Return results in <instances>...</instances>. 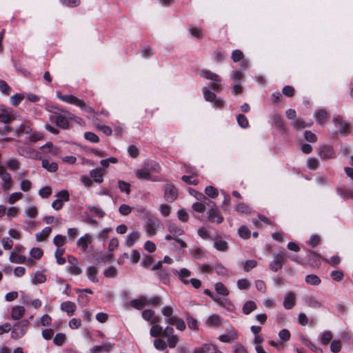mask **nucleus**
Segmentation results:
<instances>
[{
	"label": "nucleus",
	"mask_w": 353,
	"mask_h": 353,
	"mask_svg": "<svg viewBox=\"0 0 353 353\" xmlns=\"http://www.w3.org/2000/svg\"><path fill=\"white\" fill-rule=\"evenodd\" d=\"M41 166L48 171L54 172L58 170V165L55 162H50L47 159H43L41 162Z\"/></svg>",
	"instance_id": "obj_26"
},
{
	"label": "nucleus",
	"mask_w": 353,
	"mask_h": 353,
	"mask_svg": "<svg viewBox=\"0 0 353 353\" xmlns=\"http://www.w3.org/2000/svg\"><path fill=\"white\" fill-rule=\"evenodd\" d=\"M3 184L1 185V188L3 191L7 192L12 186V177L10 173L8 172L4 173L1 176H0Z\"/></svg>",
	"instance_id": "obj_19"
},
{
	"label": "nucleus",
	"mask_w": 353,
	"mask_h": 353,
	"mask_svg": "<svg viewBox=\"0 0 353 353\" xmlns=\"http://www.w3.org/2000/svg\"><path fill=\"white\" fill-rule=\"evenodd\" d=\"M214 247L219 251L225 252L228 250V243L221 238H216L214 243Z\"/></svg>",
	"instance_id": "obj_27"
},
{
	"label": "nucleus",
	"mask_w": 353,
	"mask_h": 353,
	"mask_svg": "<svg viewBox=\"0 0 353 353\" xmlns=\"http://www.w3.org/2000/svg\"><path fill=\"white\" fill-rule=\"evenodd\" d=\"M64 253L63 249H57L54 253V256L56 258L57 262L59 265H63L66 262V260L64 257H63V254Z\"/></svg>",
	"instance_id": "obj_42"
},
{
	"label": "nucleus",
	"mask_w": 353,
	"mask_h": 353,
	"mask_svg": "<svg viewBox=\"0 0 353 353\" xmlns=\"http://www.w3.org/2000/svg\"><path fill=\"white\" fill-rule=\"evenodd\" d=\"M238 334L236 330L232 328L226 334H221L219 336V340L223 343H232L238 339Z\"/></svg>",
	"instance_id": "obj_11"
},
{
	"label": "nucleus",
	"mask_w": 353,
	"mask_h": 353,
	"mask_svg": "<svg viewBox=\"0 0 353 353\" xmlns=\"http://www.w3.org/2000/svg\"><path fill=\"white\" fill-rule=\"evenodd\" d=\"M91 236L88 234H85L78 240L77 245L81 248L83 251H85L88 248V245L91 243Z\"/></svg>",
	"instance_id": "obj_21"
},
{
	"label": "nucleus",
	"mask_w": 353,
	"mask_h": 353,
	"mask_svg": "<svg viewBox=\"0 0 353 353\" xmlns=\"http://www.w3.org/2000/svg\"><path fill=\"white\" fill-rule=\"evenodd\" d=\"M296 305V295L293 292H288L284 295L283 305L285 309L290 310Z\"/></svg>",
	"instance_id": "obj_7"
},
{
	"label": "nucleus",
	"mask_w": 353,
	"mask_h": 353,
	"mask_svg": "<svg viewBox=\"0 0 353 353\" xmlns=\"http://www.w3.org/2000/svg\"><path fill=\"white\" fill-rule=\"evenodd\" d=\"M177 190L173 184L168 183L165 186L164 198L168 202H173L177 198Z\"/></svg>",
	"instance_id": "obj_6"
},
{
	"label": "nucleus",
	"mask_w": 353,
	"mask_h": 353,
	"mask_svg": "<svg viewBox=\"0 0 353 353\" xmlns=\"http://www.w3.org/2000/svg\"><path fill=\"white\" fill-rule=\"evenodd\" d=\"M65 241L66 237L61 234L56 235L53 239L54 244L58 248H60L62 245H63Z\"/></svg>",
	"instance_id": "obj_51"
},
{
	"label": "nucleus",
	"mask_w": 353,
	"mask_h": 353,
	"mask_svg": "<svg viewBox=\"0 0 353 353\" xmlns=\"http://www.w3.org/2000/svg\"><path fill=\"white\" fill-rule=\"evenodd\" d=\"M6 166L8 169L15 171L19 169L20 163L17 159L11 158L6 161Z\"/></svg>",
	"instance_id": "obj_32"
},
{
	"label": "nucleus",
	"mask_w": 353,
	"mask_h": 353,
	"mask_svg": "<svg viewBox=\"0 0 353 353\" xmlns=\"http://www.w3.org/2000/svg\"><path fill=\"white\" fill-rule=\"evenodd\" d=\"M307 166L310 170H316L319 166V161L316 158H309L307 161Z\"/></svg>",
	"instance_id": "obj_62"
},
{
	"label": "nucleus",
	"mask_w": 353,
	"mask_h": 353,
	"mask_svg": "<svg viewBox=\"0 0 353 353\" xmlns=\"http://www.w3.org/2000/svg\"><path fill=\"white\" fill-rule=\"evenodd\" d=\"M215 302L219 305L225 307L228 310H232L234 307L232 303L225 298L217 297Z\"/></svg>",
	"instance_id": "obj_33"
},
{
	"label": "nucleus",
	"mask_w": 353,
	"mask_h": 353,
	"mask_svg": "<svg viewBox=\"0 0 353 353\" xmlns=\"http://www.w3.org/2000/svg\"><path fill=\"white\" fill-rule=\"evenodd\" d=\"M61 310L67 312L69 316H72L76 310V305L71 301H65L61 304Z\"/></svg>",
	"instance_id": "obj_20"
},
{
	"label": "nucleus",
	"mask_w": 353,
	"mask_h": 353,
	"mask_svg": "<svg viewBox=\"0 0 353 353\" xmlns=\"http://www.w3.org/2000/svg\"><path fill=\"white\" fill-rule=\"evenodd\" d=\"M84 137L86 140L92 143H97L99 141L98 136L92 132H87L84 134Z\"/></svg>",
	"instance_id": "obj_56"
},
{
	"label": "nucleus",
	"mask_w": 353,
	"mask_h": 353,
	"mask_svg": "<svg viewBox=\"0 0 353 353\" xmlns=\"http://www.w3.org/2000/svg\"><path fill=\"white\" fill-rule=\"evenodd\" d=\"M238 232L239 236L243 239H248L250 236V230L244 225H242L239 228Z\"/></svg>",
	"instance_id": "obj_58"
},
{
	"label": "nucleus",
	"mask_w": 353,
	"mask_h": 353,
	"mask_svg": "<svg viewBox=\"0 0 353 353\" xmlns=\"http://www.w3.org/2000/svg\"><path fill=\"white\" fill-rule=\"evenodd\" d=\"M52 229L50 227H46L41 232L37 233L35 236L37 241H43L51 233Z\"/></svg>",
	"instance_id": "obj_29"
},
{
	"label": "nucleus",
	"mask_w": 353,
	"mask_h": 353,
	"mask_svg": "<svg viewBox=\"0 0 353 353\" xmlns=\"http://www.w3.org/2000/svg\"><path fill=\"white\" fill-rule=\"evenodd\" d=\"M179 279L185 285L189 284L188 278L191 275V272L186 268H182L180 271H176Z\"/></svg>",
	"instance_id": "obj_24"
},
{
	"label": "nucleus",
	"mask_w": 353,
	"mask_h": 353,
	"mask_svg": "<svg viewBox=\"0 0 353 353\" xmlns=\"http://www.w3.org/2000/svg\"><path fill=\"white\" fill-rule=\"evenodd\" d=\"M90 175L96 183H101L103 181L105 171L102 168L94 169L90 172Z\"/></svg>",
	"instance_id": "obj_14"
},
{
	"label": "nucleus",
	"mask_w": 353,
	"mask_h": 353,
	"mask_svg": "<svg viewBox=\"0 0 353 353\" xmlns=\"http://www.w3.org/2000/svg\"><path fill=\"white\" fill-rule=\"evenodd\" d=\"M150 334L152 337L163 336V327L159 325H154L150 328Z\"/></svg>",
	"instance_id": "obj_36"
},
{
	"label": "nucleus",
	"mask_w": 353,
	"mask_h": 353,
	"mask_svg": "<svg viewBox=\"0 0 353 353\" xmlns=\"http://www.w3.org/2000/svg\"><path fill=\"white\" fill-rule=\"evenodd\" d=\"M221 319L216 314L211 315L208 317L206 321V325L208 326H218L221 323Z\"/></svg>",
	"instance_id": "obj_35"
},
{
	"label": "nucleus",
	"mask_w": 353,
	"mask_h": 353,
	"mask_svg": "<svg viewBox=\"0 0 353 353\" xmlns=\"http://www.w3.org/2000/svg\"><path fill=\"white\" fill-rule=\"evenodd\" d=\"M57 97L60 100L70 104L77 105V103H79V99L72 94L62 95L61 92H57Z\"/></svg>",
	"instance_id": "obj_13"
},
{
	"label": "nucleus",
	"mask_w": 353,
	"mask_h": 353,
	"mask_svg": "<svg viewBox=\"0 0 353 353\" xmlns=\"http://www.w3.org/2000/svg\"><path fill=\"white\" fill-rule=\"evenodd\" d=\"M200 74L203 77L214 81V83L210 85V88L212 90L216 92H220L221 90V86L219 84L221 81V78L218 74L207 70H201Z\"/></svg>",
	"instance_id": "obj_3"
},
{
	"label": "nucleus",
	"mask_w": 353,
	"mask_h": 353,
	"mask_svg": "<svg viewBox=\"0 0 353 353\" xmlns=\"http://www.w3.org/2000/svg\"><path fill=\"white\" fill-rule=\"evenodd\" d=\"M53 120L55 121L57 125L62 129H68L69 128V122L65 115H57Z\"/></svg>",
	"instance_id": "obj_15"
},
{
	"label": "nucleus",
	"mask_w": 353,
	"mask_h": 353,
	"mask_svg": "<svg viewBox=\"0 0 353 353\" xmlns=\"http://www.w3.org/2000/svg\"><path fill=\"white\" fill-rule=\"evenodd\" d=\"M10 260L12 263L21 264L25 262L26 257L23 255H19L14 252H12L10 255Z\"/></svg>",
	"instance_id": "obj_38"
},
{
	"label": "nucleus",
	"mask_w": 353,
	"mask_h": 353,
	"mask_svg": "<svg viewBox=\"0 0 353 353\" xmlns=\"http://www.w3.org/2000/svg\"><path fill=\"white\" fill-rule=\"evenodd\" d=\"M22 197V194L21 192H14L10 195L8 198V202L10 204H13Z\"/></svg>",
	"instance_id": "obj_64"
},
{
	"label": "nucleus",
	"mask_w": 353,
	"mask_h": 353,
	"mask_svg": "<svg viewBox=\"0 0 353 353\" xmlns=\"http://www.w3.org/2000/svg\"><path fill=\"white\" fill-rule=\"evenodd\" d=\"M332 339V334L330 331H325L320 335V340L323 345H327Z\"/></svg>",
	"instance_id": "obj_39"
},
{
	"label": "nucleus",
	"mask_w": 353,
	"mask_h": 353,
	"mask_svg": "<svg viewBox=\"0 0 353 353\" xmlns=\"http://www.w3.org/2000/svg\"><path fill=\"white\" fill-rule=\"evenodd\" d=\"M66 340V336L63 333H57L53 339V342L55 345L60 346L62 345Z\"/></svg>",
	"instance_id": "obj_46"
},
{
	"label": "nucleus",
	"mask_w": 353,
	"mask_h": 353,
	"mask_svg": "<svg viewBox=\"0 0 353 353\" xmlns=\"http://www.w3.org/2000/svg\"><path fill=\"white\" fill-rule=\"evenodd\" d=\"M30 255L35 259H39L43 255V250L39 248H34L30 250Z\"/></svg>",
	"instance_id": "obj_63"
},
{
	"label": "nucleus",
	"mask_w": 353,
	"mask_h": 353,
	"mask_svg": "<svg viewBox=\"0 0 353 353\" xmlns=\"http://www.w3.org/2000/svg\"><path fill=\"white\" fill-rule=\"evenodd\" d=\"M154 346L157 350L163 351L167 348L168 344L163 339H157L154 341Z\"/></svg>",
	"instance_id": "obj_45"
},
{
	"label": "nucleus",
	"mask_w": 353,
	"mask_h": 353,
	"mask_svg": "<svg viewBox=\"0 0 353 353\" xmlns=\"http://www.w3.org/2000/svg\"><path fill=\"white\" fill-rule=\"evenodd\" d=\"M136 176L139 179H150V174L148 172V170L143 167L142 170H137L136 171Z\"/></svg>",
	"instance_id": "obj_44"
},
{
	"label": "nucleus",
	"mask_w": 353,
	"mask_h": 353,
	"mask_svg": "<svg viewBox=\"0 0 353 353\" xmlns=\"http://www.w3.org/2000/svg\"><path fill=\"white\" fill-rule=\"evenodd\" d=\"M148 172L151 174L152 172H159L160 166L159 163L153 160H147L144 162L143 166Z\"/></svg>",
	"instance_id": "obj_17"
},
{
	"label": "nucleus",
	"mask_w": 353,
	"mask_h": 353,
	"mask_svg": "<svg viewBox=\"0 0 353 353\" xmlns=\"http://www.w3.org/2000/svg\"><path fill=\"white\" fill-rule=\"evenodd\" d=\"M274 260L270 264V268L274 271L277 272L281 270L283 267V263L284 262L286 254L285 252H280L279 253H274L273 254Z\"/></svg>",
	"instance_id": "obj_4"
},
{
	"label": "nucleus",
	"mask_w": 353,
	"mask_h": 353,
	"mask_svg": "<svg viewBox=\"0 0 353 353\" xmlns=\"http://www.w3.org/2000/svg\"><path fill=\"white\" fill-rule=\"evenodd\" d=\"M187 322H188V325L190 329L194 330H198L197 321L195 319H194L193 317H192L190 314H188V316H187Z\"/></svg>",
	"instance_id": "obj_52"
},
{
	"label": "nucleus",
	"mask_w": 353,
	"mask_h": 353,
	"mask_svg": "<svg viewBox=\"0 0 353 353\" xmlns=\"http://www.w3.org/2000/svg\"><path fill=\"white\" fill-rule=\"evenodd\" d=\"M139 234L138 232L134 231L130 233L125 239V245L128 247H131L134 243L139 239Z\"/></svg>",
	"instance_id": "obj_25"
},
{
	"label": "nucleus",
	"mask_w": 353,
	"mask_h": 353,
	"mask_svg": "<svg viewBox=\"0 0 353 353\" xmlns=\"http://www.w3.org/2000/svg\"><path fill=\"white\" fill-rule=\"evenodd\" d=\"M319 154L322 159H334L336 152L333 147L329 145H323L319 147Z\"/></svg>",
	"instance_id": "obj_5"
},
{
	"label": "nucleus",
	"mask_w": 353,
	"mask_h": 353,
	"mask_svg": "<svg viewBox=\"0 0 353 353\" xmlns=\"http://www.w3.org/2000/svg\"><path fill=\"white\" fill-rule=\"evenodd\" d=\"M203 93L205 99L208 101L213 102L216 98V94L209 90L207 88H203Z\"/></svg>",
	"instance_id": "obj_43"
},
{
	"label": "nucleus",
	"mask_w": 353,
	"mask_h": 353,
	"mask_svg": "<svg viewBox=\"0 0 353 353\" xmlns=\"http://www.w3.org/2000/svg\"><path fill=\"white\" fill-rule=\"evenodd\" d=\"M24 97L21 94H15L10 97V103L14 106H17L23 99Z\"/></svg>",
	"instance_id": "obj_54"
},
{
	"label": "nucleus",
	"mask_w": 353,
	"mask_h": 353,
	"mask_svg": "<svg viewBox=\"0 0 353 353\" xmlns=\"http://www.w3.org/2000/svg\"><path fill=\"white\" fill-rule=\"evenodd\" d=\"M256 305L254 301H248L245 303V304L243 306L242 311L245 314H249L252 311L256 310Z\"/></svg>",
	"instance_id": "obj_28"
},
{
	"label": "nucleus",
	"mask_w": 353,
	"mask_h": 353,
	"mask_svg": "<svg viewBox=\"0 0 353 353\" xmlns=\"http://www.w3.org/2000/svg\"><path fill=\"white\" fill-rule=\"evenodd\" d=\"M212 343H204L200 347H196L194 349L193 353H208Z\"/></svg>",
	"instance_id": "obj_53"
},
{
	"label": "nucleus",
	"mask_w": 353,
	"mask_h": 353,
	"mask_svg": "<svg viewBox=\"0 0 353 353\" xmlns=\"http://www.w3.org/2000/svg\"><path fill=\"white\" fill-rule=\"evenodd\" d=\"M11 109L0 106V122L3 123H10L14 118Z\"/></svg>",
	"instance_id": "obj_8"
},
{
	"label": "nucleus",
	"mask_w": 353,
	"mask_h": 353,
	"mask_svg": "<svg viewBox=\"0 0 353 353\" xmlns=\"http://www.w3.org/2000/svg\"><path fill=\"white\" fill-rule=\"evenodd\" d=\"M304 303L310 307L320 308L322 306L321 301L315 296L305 295L303 297Z\"/></svg>",
	"instance_id": "obj_10"
},
{
	"label": "nucleus",
	"mask_w": 353,
	"mask_h": 353,
	"mask_svg": "<svg viewBox=\"0 0 353 353\" xmlns=\"http://www.w3.org/2000/svg\"><path fill=\"white\" fill-rule=\"evenodd\" d=\"M46 280V275L42 272L37 271L34 273V277L32 279V283L37 285L44 283Z\"/></svg>",
	"instance_id": "obj_34"
},
{
	"label": "nucleus",
	"mask_w": 353,
	"mask_h": 353,
	"mask_svg": "<svg viewBox=\"0 0 353 353\" xmlns=\"http://www.w3.org/2000/svg\"><path fill=\"white\" fill-rule=\"evenodd\" d=\"M236 121L239 126L242 128H247L249 126V122L247 117L242 114H239L236 117Z\"/></svg>",
	"instance_id": "obj_41"
},
{
	"label": "nucleus",
	"mask_w": 353,
	"mask_h": 353,
	"mask_svg": "<svg viewBox=\"0 0 353 353\" xmlns=\"http://www.w3.org/2000/svg\"><path fill=\"white\" fill-rule=\"evenodd\" d=\"M168 229L169 232L174 237H177L183 234V230L178 227L176 224L169 223L168 224Z\"/></svg>",
	"instance_id": "obj_23"
},
{
	"label": "nucleus",
	"mask_w": 353,
	"mask_h": 353,
	"mask_svg": "<svg viewBox=\"0 0 353 353\" xmlns=\"http://www.w3.org/2000/svg\"><path fill=\"white\" fill-rule=\"evenodd\" d=\"M147 302L148 299L145 296H142L139 299L132 300L130 304L132 307L137 310H142L147 305Z\"/></svg>",
	"instance_id": "obj_16"
},
{
	"label": "nucleus",
	"mask_w": 353,
	"mask_h": 353,
	"mask_svg": "<svg viewBox=\"0 0 353 353\" xmlns=\"http://www.w3.org/2000/svg\"><path fill=\"white\" fill-rule=\"evenodd\" d=\"M205 194L211 198H216L218 196L217 190L213 186H208L205 189Z\"/></svg>",
	"instance_id": "obj_57"
},
{
	"label": "nucleus",
	"mask_w": 353,
	"mask_h": 353,
	"mask_svg": "<svg viewBox=\"0 0 353 353\" xmlns=\"http://www.w3.org/2000/svg\"><path fill=\"white\" fill-rule=\"evenodd\" d=\"M0 91L6 95H9L12 88L5 81L0 80Z\"/></svg>",
	"instance_id": "obj_50"
},
{
	"label": "nucleus",
	"mask_w": 353,
	"mask_h": 353,
	"mask_svg": "<svg viewBox=\"0 0 353 353\" xmlns=\"http://www.w3.org/2000/svg\"><path fill=\"white\" fill-rule=\"evenodd\" d=\"M98 269L94 266H90L86 270V275L90 281L93 283H97L99 281L97 275L98 274Z\"/></svg>",
	"instance_id": "obj_22"
},
{
	"label": "nucleus",
	"mask_w": 353,
	"mask_h": 353,
	"mask_svg": "<svg viewBox=\"0 0 353 353\" xmlns=\"http://www.w3.org/2000/svg\"><path fill=\"white\" fill-rule=\"evenodd\" d=\"M333 121L335 123L336 125L339 128V130L341 134H345L349 131V123L343 121L341 116L334 115L333 117Z\"/></svg>",
	"instance_id": "obj_9"
},
{
	"label": "nucleus",
	"mask_w": 353,
	"mask_h": 353,
	"mask_svg": "<svg viewBox=\"0 0 353 353\" xmlns=\"http://www.w3.org/2000/svg\"><path fill=\"white\" fill-rule=\"evenodd\" d=\"M103 274L108 278H114L117 275V270L113 266L108 267L103 271Z\"/></svg>",
	"instance_id": "obj_48"
},
{
	"label": "nucleus",
	"mask_w": 353,
	"mask_h": 353,
	"mask_svg": "<svg viewBox=\"0 0 353 353\" xmlns=\"http://www.w3.org/2000/svg\"><path fill=\"white\" fill-rule=\"evenodd\" d=\"M18 152L21 156L31 157L35 153V151L30 148L25 147L19 148Z\"/></svg>",
	"instance_id": "obj_47"
},
{
	"label": "nucleus",
	"mask_w": 353,
	"mask_h": 353,
	"mask_svg": "<svg viewBox=\"0 0 353 353\" xmlns=\"http://www.w3.org/2000/svg\"><path fill=\"white\" fill-rule=\"evenodd\" d=\"M132 208L127 205V204H122L119 208V212L121 214L126 216L131 213Z\"/></svg>",
	"instance_id": "obj_59"
},
{
	"label": "nucleus",
	"mask_w": 353,
	"mask_h": 353,
	"mask_svg": "<svg viewBox=\"0 0 353 353\" xmlns=\"http://www.w3.org/2000/svg\"><path fill=\"white\" fill-rule=\"evenodd\" d=\"M305 282L311 285H319L321 281L317 275L311 274L305 276Z\"/></svg>",
	"instance_id": "obj_30"
},
{
	"label": "nucleus",
	"mask_w": 353,
	"mask_h": 353,
	"mask_svg": "<svg viewBox=\"0 0 353 353\" xmlns=\"http://www.w3.org/2000/svg\"><path fill=\"white\" fill-rule=\"evenodd\" d=\"M30 322L27 319L21 320L16 323L11 332V338L13 339H19L23 336L28 329Z\"/></svg>",
	"instance_id": "obj_2"
},
{
	"label": "nucleus",
	"mask_w": 353,
	"mask_h": 353,
	"mask_svg": "<svg viewBox=\"0 0 353 353\" xmlns=\"http://www.w3.org/2000/svg\"><path fill=\"white\" fill-rule=\"evenodd\" d=\"M208 219L210 222H216L218 224L221 223L223 221V217L220 215V212L219 210L215 208H212L208 212Z\"/></svg>",
	"instance_id": "obj_12"
},
{
	"label": "nucleus",
	"mask_w": 353,
	"mask_h": 353,
	"mask_svg": "<svg viewBox=\"0 0 353 353\" xmlns=\"http://www.w3.org/2000/svg\"><path fill=\"white\" fill-rule=\"evenodd\" d=\"M87 208L90 212H94L97 216L103 218L105 216V212L98 207L88 205Z\"/></svg>",
	"instance_id": "obj_61"
},
{
	"label": "nucleus",
	"mask_w": 353,
	"mask_h": 353,
	"mask_svg": "<svg viewBox=\"0 0 353 353\" xmlns=\"http://www.w3.org/2000/svg\"><path fill=\"white\" fill-rule=\"evenodd\" d=\"M214 271L221 276L226 275L228 272L227 269L220 263L214 265Z\"/></svg>",
	"instance_id": "obj_60"
},
{
	"label": "nucleus",
	"mask_w": 353,
	"mask_h": 353,
	"mask_svg": "<svg viewBox=\"0 0 353 353\" xmlns=\"http://www.w3.org/2000/svg\"><path fill=\"white\" fill-rule=\"evenodd\" d=\"M145 230L148 236L156 235L158 228L161 225V221L153 214L147 212L145 215Z\"/></svg>",
	"instance_id": "obj_1"
},
{
	"label": "nucleus",
	"mask_w": 353,
	"mask_h": 353,
	"mask_svg": "<svg viewBox=\"0 0 353 353\" xmlns=\"http://www.w3.org/2000/svg\"><path fill=\"white\" fill-rule=\"evenodd\" d=\"M216 292L223 296H228L229 294V290L221 282L216 283L214 285Z\"/></svg>",
	"instance_id": "obj_37"
},
{
	"label": "nucleus",
	"mask_w": 353,
	"mask_h": 353,
	"mask_svg": "<svg viewBox=\"0 0 353 353\" xmlns=\"http://www.w3.org/2000/svg\"><path fill=\"white\" fill-rule=\"evenodd\" d=\"M118 188L121 192H125L127 194L130 193V184L128 182L119 180L118 181Z\"/></svg>",
	"instance_id": "obj_40"
},
{
	"label": "nucleus",
	"mask_w": 353,
	"mask_h": 353,
	"mask_svg": "<svg viewBox=\"0 0 353 353\" xmlns=\"http://www.w3.org/2000/svg\"><path fill=\"white\" fill-rule=\"evenodd\" d=\"M257 265V261L255 260H247L243 265V269L245 272H249Z\"/></svg>",
	"instance_id": "obj_55"
},
{
	"label": "nucleus",
	"mask_w": 353,
	"mask_h": 353,
	"mask_svg": "<svg viewBox=\"0 0 353 353\" xmlns=\"http://www.w3.org/2000/svg\"><path fill=\"white\" fill-rule=\"evenodd\" d=\"M328 116V113L325 110H320L315 113L316 121L320 125H323Z\"/></svg>",
	"instance_id": "obj_31"
},
{
	"label": "nucleus",
	"mask_w": 353,
	"mask_h": 353,
	"mask_svg": "<svg viewBox=\"0 0 353 353\" xmlns=\"http://www.w3.org/2000/svg\"><path fill=\"white\" fill-rule=\"evenodd\" d=\"M236 285L239 290H246L250 287L251 283L246 279H241L237 281Z\"/></svg>",
	"instance_id": "obj_49"
},
{
	"label": "nucleus",
	"mask_w": 353,
	"mask_h": 353,
	"mask_svg": "<svg viewBox=\"0 0 353 353\" xmlns=\"http://www.w3.org/2000/svg\"><path fill=\"white\" fill-rule=\"evenodd\" d=\"M26 310L23 306L16 305L12 307L11 318L14 320H19L25 314Z\"/></svg>",
	"instance_id": "obj_18"
}]
</instances>
